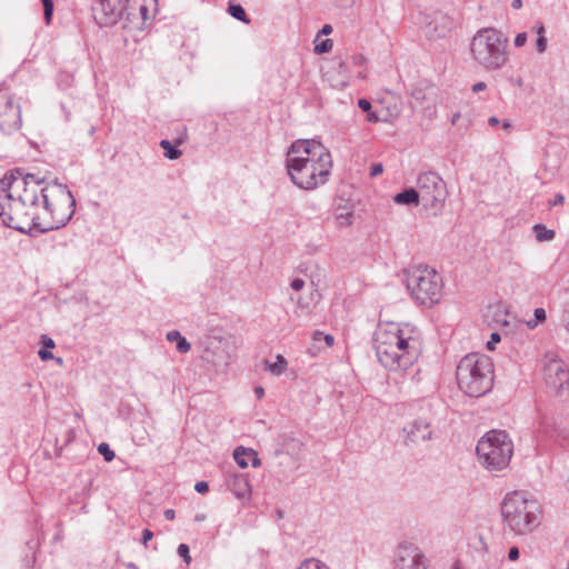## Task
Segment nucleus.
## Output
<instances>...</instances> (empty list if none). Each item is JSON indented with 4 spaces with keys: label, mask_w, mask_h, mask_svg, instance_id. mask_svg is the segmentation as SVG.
<instances>
[{
    "label": "nucleus",
    "mask_w": 569,
    "mask_h": 569,
    "mask_svg": "<svg viewBox=\"0 0 569 569\" xmlns=\"http://www.w3.org/2000/svg\"><path fill=\"white\" fill-rule=\"evenodd\" d=\"M339 68L341 71H346L347 67H346V63L343 61H340L339 62Z\"/></svg>",
    "instance_id": "0e129e2a"
},
{
    "label": "nucleus",
    "mask_w": 569,
    "mask_h": 569,
    "mask_svg": "<svg viewBox=\"0 0 569 569\" xmlns=\"http://www.w3.org/2000/svg\"><path fill=\"white\" fill-rule=\"evenodd\" d=\"M204 518H206V516L201 513V515H197L194 520L196 521H202V520H204Z\"/></svg>",
    "instance_id": "e2e57ef3"
},
{
    "label": "nucleus",
    "mask_w": 569,
    "mask_h": 569,
    "mask_svg": "<svg viewBox=\"0 0 569 569\" xmlns=\"http://www.w3.org/2000/svg\"><path fill=\"white\" fill-rule=\"evenodd\" d=\"M565 202V196L562 193H557L552 200L548 202L549 207L560 206Z\"/></svg>",
    "instance_id": "79ce46f5"
},
{
    "label": "nucleus",
    "mask_w": 569,
    "mask_h": 569,
    "mask_svg": "<svg viewBox=\"0 0 569 569\" xmlns=\"http://www.w3.org/2000/svg\"><path fill=\"white\" fill-rule=\"evenodd\" d=\"M191 349V345L189 341H187V339L184 337L180 338L178 341H177V350L180 352V353H187L189 352Z\"/></svg>",
    "instance_id": "473e14b6"
},
{
    "label": "nucleus",
    "mask_w": 569,
    "mask_h": 569,
    "mask_svg": "<svg viewBox=\"0 0 569 569\" xmlns=\"http://www.w3.org/2000/svg\"><path fill=\"white\" fill-rule=\"evenodd\" d=\"M44 8V19L47 23H50L53 13V1L52 0H40Z\"/></svg>",
    "instance_id": "7c9ffc66"
},
{
    "label": "nucleus",
    "mask_w": 569,
    "mask_h": 569,
    "mask_svg": "<svg viewBox=\"0 0 569 569\" xmlns=\"http://www.w3.org/2000/svg\"><path fill=\"white\" fill-rule=\"evenodd\" d=\"M367 121L372 122V123L380 122V121L390 122L388 117L379 116L377 112L371 111V110L367 112Z\"/></svg>",
    "instance_id": "2f4dec72"
},
{
    "label": "nucleus",
    "mask_w": 569,
    "mask_h": 569,
    "mask_svg": "<svg viewBox=\"0 0 569 569\" xmlns=\"http://www.w3.org/2000/svg\"><path fill=\"white\" fill-rule=\"evenodd\" d=\"M382 171H383L382 163H373L371 166L370 176L371 177H377L378 174L382 173Z\"/></svg>",
    "instance_id": "49530a36"
},
{
    "label": "nucleus",
    "mask_w": 569,
    "mask_h": 569,
    "mask_svg": "<svg viewBox=\"0 0 569 569\" xmlns=\"http://www.w3.org/2000/svg\"><path fill=\"white\" fill-rule=\"evenodd\" d=\"M452 569H461L460 566L458 563H455V566L452 567Z\"/></svg>",
    "instance_id": "774afa93"
},
{
    "label": "nucleus",
    "mask_w": 569,
    "mask_h": 569,
    "mask_svg": "<svg viewBox=\"0 0 569 569\" xmlns=\"http://www.w3.org/2000/svg\"><path fill=\"white\" fill-rule=\"evenodd\" d=\"M153 537V532L149 529L142 531V543L147 545Z\"/></svg>",
    "instance_id": "09e8293b"
},
{
    "label": "nucleus",
    "mask_w": 569,
    "mask_h": 569,
    "mask_svg": "<svg viewBox=\"0 0 569 569\" xmlns=\"http://www.w3.org/2000/svg\"><path fill=\"white\" fill-rule=\"evenodd\" d=\"M459 119H460V113H459V112L455 113V114L452 116V118H451V123H452V124H456V123L458 122V120H459Z\"/></svg>",
    "instance_id": "052dcab7"
},
{
    "label": "nucleus",
    "mask_w": 569,
    "mask_h": 569,
    "mask_svg": "<svg viewBox=\"0 0 569 569\" xmlns=\"http://www.w3.org/2000/svg\"><path fill=\"white\" fill-rule=\"evenodd\" d=\"M254 393L258 399H261L264 395V389L262 387L258 386L254 388Z\"/></svg>",
    "instance_id": "5fc2aeb1"
},
{
    "label": "nucleus",
    "mask_w": 569,
    "mask_h": 569,
    "mask_svg": "<svg viewBox=\"0 0 569 569\" xmlns=\"http://www.w3.org/2000/svg\"><path fill=\"white\" fill-rule=\"evenodd\" d=\"M396 569H428L422 551L412 543H401L396 553Z\"/></svg>",
    "instance_id": "2eb2a0df"
},
{
    "label": "nucleus",
    "mask_w": 569,
    "mask_h": 569,
    "mask_svg": "<svg viewBox=\"0 0 569 569\" xmlns=\"http://www.w3.org/2000/svg\"><path fill=\"white\" fill-rule=\"evenodd\" d=\"M194 490L198 492V493H206L208 492L209 490V485L208 482L206 481H198L196 485H194Z\"/></svg>",
    "instance_id": "ea45409f"
},
{
    "label": "nucleus",
    "mask_w": 569,
    "mask_h": 569,
    "mask_svg": "<svg viewBox=\"0 0 569 569\" xmlns=\"http://www.w3.org/2000/svg\"><path fill=\"white\" fill-rule=\"evenodd\" d=\"M91 11L100 27L113 26L124 19V0H94Z\"/></svg>",
    "instance_id": "9b49d317"
},
{
    "label": "nucleus",
    "mask_w": 569,
    "mask_h": 569,
    "mask_svg": "<svg viewBox=\"0 0 569 569\" xmlns=\"http://www.w3.org/2000/svg\"><path fill=\"white\" fill-rule=\"evenodd\" d=\"M234 346L229 338L213 337L204 351V359L216 368H227L233 357Z\"/></svg>",
    "instance_id": "ddd939ff"
},
{
    "label": "nucleus",
    "mask_w": 569,
    "mask_h": 569,
    "mask_svg": "<svg viewBox=\"0 0 569 569\" xmlns=\"http://www.w3.org/2000/svg\"><path fill=\"white\" fill-rule=\"evenodd\" d=\"M399 114H400V108L397 102H395L393 104L388 107V114L386 117H388L390 121L392 119L398 118Z\"/></svg>",
    "instance_id": "72a5a7b5"
},
{
    "label": "nucleus",
    "mask_w": 569,
    "mask_h": 569,
    "mask_svg": "<svg viewBox=\"0 0 569 569\" xmlns=\"http://www.w3.org/2000/svg\"><path fill=\"white\" fill-rule=\"evenodd\" d=\"M137 13H139L141 16L143 22H146L149 19V16H148L149 10H148V7L143 3V0H141L140 3H138V12Z\"/></svg>",
    "instance_id": "4c0bfd02"
},
{
    "label": "nucleus",
    "mask_w": 569,
    "mask_h": 569,
    "mask_svg": "<svg viewBox=\"0 0 569 569\" xmlns=\"http://www.w3.org/2000/svg\"><path fill=\"white\" fill-rule=\"evenodd\" d=\"M128 567H129L130 569H137V567H136V565H134V563H129V565H128Z\"/></svg>",
    "instance_id": "69168bd1"
},
{
    "label": "nucleus",
    "mask_w": 569,
    "mask_h": 569,
    "mask_svg": "<svg viewBox=\"0 0 569 569\" xmlns=\"http://www.w3.org/2000/svg\"><path fill=\"white\" fill-rule=\"evenodd\" d=\"M486 88H487V84L482 81H479L472 86V91L478 93L480 91L486 90Z\"/></svg>",
    "instance_id": "3c124183"
},
{
    "label": "nucleus",
    "mask_w": 569,
    "mask_h": 569,
    "mask_svg": "<svg viewBox=\"0 0 569 569\" xmlns=\"http://www.w3.org/2000/svg\"><path fill=\"white\" fill-rule=\"evenodd\" d=\"M290 287L295 290V291H300L303 287H305V281L300 278H295L291 283H290Z\"/></svg>",
    "instance_id": "c03bdc74"
},
{
    "label": "nucleus",
    "mask_w": 569,
    "mask_h": 569,
    "mask_svg": "<svg viewBox=\"0 0 569 569\" xmlns=\"http://www.w3.org/2000/svg\"><path fill=\"white\" fill-rule=\"evenodd\" d=\"M521 6H522V1L521 0H512V2H511V7L513 9H519V8H521Z\"/></svg>",
    "instance_id": "bf43d9fd"
},
{
    "label": "nucleus",
    "mask_w": 569,
    "mask_h": 569,
    "mask_svg": "<svg viewBox=\"0 0 569 569\" xmlns=\"http://www.w3.org/2000/svg\"><path fill=\"white\" fill-rule=\"evenodd\" d=\"M263 363L266 366V369L274 376L282 375L286 371L288 365L286 358L281 355H278L276 357L274 362H269L268 360H264Z\"/></svg>",
    "instance_id": "412c9836"
},
{
    "label": "nucleus",
    "mask_w": 569,
    "mask_h": 569,
    "mask_svg": "<svg viewBox=\"0 0 569 569\" xmlns=\"http://www.w3.org/2000/svg\"><path fill=\"white\" fill-rule=\"evenodd\" d=\"M456 377L459 388L470 397H481L493 386V363L482 353L466 355L458 363Z\"/></svg>",
    "instance_id": "20e7f679"
},
{
    "label": "nucleus",
    "mask_w": 569,
    "mask_h": 569,
    "mask_svg": "<svg viewBox=\"0 0 569 569\" xmlns=\"http://www.w3.org/2000/svg\"><path fill=\"white\" fill-rule=\"evenodd\" d=\"M508 41L493 28L477 31L470 42V52L475 62L486 70L500 69L508 60Z\"/></svg>",
    "instance_id": "423d86ee"
},
{
    "label": "nucleus",
    "mask_w": 569,
    "mask_h": 569,
    "mask_svg": "<svg viewBox=\"0 0 569 569\" xmlns=\"http://www.w3.org/2000/svg\"><path fill=\"white\" fill-rule=\"evenodd\" d=\"M323 336H325V335H323L322 332H320V331H316V332H315V335H313V339H315V340H319L320 338H323Z\"/></svg>",
    "instance_id": "680f3d73"
},
{
    "label": "nucleus",
    "mask_w": 569,
    "mask_h": 569,
    "mask_svg": "<svg viewBox=\"0 0 569 569\" xmlns=\"http://www.w3.org/2000/svg\"><path fill=\"white\" fill-rule=\"evenodd\" d=\"M519 555H520L519 548L513 546L508 551V559L510 561H516L519 559Z\"/></svg>",
    "instance_id": "37998d69"
},
{
    "label": "nucleus",
    "mask_w": 569,
    "mask_h": 569,
    "mask_svg": "<svg viewBox=\"0 0 569 569\" xmlns=\"http://www.w3.org/2000/svg\"><path fill=\"white\" fill-rule=\"evenodd\" d=\"M160 147L164 151V157L169 160H176L181 157L182 152L174 147L169 140H161Z\"/></svg>",
    "instance_id": "4be33fe9"
},
{
    "label": "nucleus",
    "mask_w": 569,
    "mask_h": 569,
    "mask_svg": "<svg viewBox=\"0 0 569 569\" xmlns=\"http://www.w3.org/2000/svg\"><path fill=\"white\" fill-rule=\"evenodd\" d=\"M367 62V59L362 54H355L352 57V63L355 66H363Z\"/></svg>",
    "instance_id": "de8ad7c7"
},
{
    "label": "nucleus",
    "mask_w": 569,
    "mask_h": 569,
    "mask_svg": "<svg viewBox=\"0 0 569 569\" xmlns=\"http://www.w3.org/2000/svg\"><path fill=\"white\" fill-rule=\"evenodd\" d=\"M164 517H166L167 520H173L174 517H176L174 510L173 509H167L164 511Z\"/></svg>",
    "instance_id": "864d4df0"
},
{
    "label": "nucleus",
    "mask_w": 569,
    "mask_h": 569,
    "mask_svg": "<svg viewBox=\"0 0 569 569\" xmlns=\"http://www.w3.org/2000/svg\"><path fill=\"white\" fill-rule=\"evenodd\" d=\"M526 42H527V33L526 32L518 33L513 41V43L517 48L525 46Z\"/></svg>",
    "instance_id": "58836bf2"
},
{
    "label": "nucleus",
    "mask_w": 569,
    "mask_h": 569,
    "mask_svg": "<svg viewBox=\"0 0 569 569\" xmlns=\"http://www.w3.org/2000/svg\"><path fill=\"white\" fill-rule=\"evenodd\" d=\"M509 127H510V123H509V122H505V123H503V128H505V129H508Z\"/></svg>",
    "instance_id": "338daca9"
},
{
    "label": "nucleus",
    "mask_w": 569,
    "mask_h": 569,
    "mask_svg": "<svg viewBox=\"0 0 569 569\" xmlns=\"http://www.w3.org/2000/svg\"><path fill=\"white\" fill-rule=\"evenodd\" d=\"M535 317L538 319V320H545L546 319V311L545 309L542 308H537L535 310Z\"/></svg>",
    "instance_id": "603ef678"
},
{
    "label": "nucleus",
    "mask_w": 569,
    "mask_h": 569,
    "mask_svg": "<svg viewBox=\"0 0 569 569\" xmlns=\"http://www.w3.org/2000/svg\"><path fill=\"white\" fill-rule=\"evenodd\" d=\"M180 338H182V336L178 330H172L167 333V340L170 342H177Z\"/></svg>",
    "instance_id": "a18cd8bd"
},
{
    "label": "nucleus",
    "mask_w": 569,
    "mask_h": 569,
    "mask_svg": "<svg viewBox=\"0 0 569 569\" xmlns=\"http://www.w3.org/2000/svg\"><path fill=\"white\" fill-rule=\"evenodd\" d=\"M230 16L239 21L249 22L247 13L241 4H230L228 8Z\"/></svg>",
    "instance_id": "b1692460"
},
{
    "label": "nucleus",
    "mask_w": 569,
    "mask_h": 569,
    "mask_svg": "<svg viewBox=\"0 0 569 569\" xmlns=\"http://www.w3.org/2000/svg\"><path fill=\"white\" fill-rule=\"evenodd\" d=\"M21 109L13 96L7 90H0V131L12 133L21 128Z\"/></svg>",
    "instance_id": "9d476101"
},
{
    "label": "nucleus",
    "mask_w": 569,
    "mask_h": 569,
    "mask_svg": "<svg viewBox=\"0 0 569 569\" xmlns=\"http://www.w3.org/2000/svg\"><path fill=\"white\" fill-rule=\"evenodd\" d=\"M323 339H325V341H326L328 347L333 346L335 339H333V337L331 335H325Z\"/></svg>",
    "instance_id": "6e6d98bb"
},
{
    "label": "nucleus",
    "mask_w": 569,
    "mask_h": 569,
    "mask_svg": "<svg viewBox=\"0 0 569 569\" xmlns=\"http://www.w3.org/2000/svg\"><path fill=\"white\" fill-rule=\"evenodd\" d=\"M405 283L411 297L421 306L430 308L442 298V277L432 268L419 266L406 270Z\"/></svg>",
    "instance_id": "0eeeda50"
},
{
    "label": "nucleus",
    "mask_w": 569,
    "mask_h": 569,
    "mask_svg": "<svg viewBox=\"0 0 569 569\" xmlns=\"http://www.w3.org/2000/svg\"><path fill=\"white\" fill-rule=\"evenodd\" d=\"M503 523L517 535L533 531L541 520L540 507L536 500L527 499L523 493H508L501 505Z\"/></svg>",
    "instance_id": "39448f33"
},
{
    "label": "nucleus",
    "mask_w": 569,
    "mask_h": 569,
    "mask_svg": "<svg viewBox=\"0 0 569 569\" xmlns=\"http://www.w3.org/2000/svg\"><path fill=\"white\" fill-rule=\"evenodd\" d=\"M533 229L536 231V238L539 241H549V240H552L555 238V231L550 230V229H547L542 224H536L533 227Z\"/></svg>",
    "instance_id": "5701e85b"
},
{
    "label": "nucleus",
    "mask_w": 569,
    "mask_h": 569,
    "mask_svg": "<svg viewBox=\"0 0 569 569\" xmlns=\"http://www.w3.org/2000/svg\"><path fill=\"white\" fill-rule=\"evenodd\" d=\"M332 49V40L326 39L315 46L316 53H326Z\"/></svg>",
    "instance_id": "c85d7f7f"
},
{
    "label": "nucleus",
    "mask_w": 569,
    "mask_h": 569,
    "mask_svg": "<svg viewBox=\"0 0 569 569\" xmlns=\"http://www.w3.org/2000/svg\"><path fill=\"white\" fill-rule=\"evenodd\" d=\"M536 49L539 53H543L547 49V38L546 36L537 37L536 40Z\"/></svg>",
    "instance_id": "f704fd0d"
},
{
    "label": "nucleus",
    "mask_w": 569,
    "mask_h": 569,
    "mask_svg": "<svg viewBox=\"0 0 569 569\" xmlns=\"http://www.w3.org/2000/svg\"><path fill=\"white\" fill-rule=\"evenodd\" d=\"M420 332L409 323L379 325L373 335L378 361L389 371L407 370L420 355Z\"/></svg>",
    "instance_id": "f03ea898"
},
{
    "label": "nucleus",
    "mask_w": 569,
    "mask_h": 569,
    "mask_svg": "<svg viewBox=\"0 0 569 569\" xmlns=\"http://www.w3.org/2000/svg\"><path fill=\"white\" fill-rule=\"evenodd\" d=\"M178 555L183 559V561L189 565L191 562V557H190V549H189V546L186 545V543H180L178 546V550H177Z\"/></svg>",
    "instance_id": "c756f323"
},
{
    "label": "nucleus",
    "mask_w": 569,
    "mask_h": 569,
    "mask_svg": "<svg viewBox=\"0 0 569 569\" xmlns=\"http://www.w3.org/2000/svg\"><path fill=\"white\" fill-rule=\"evenodd\" d=\"M297 569H330L325 562L309 558L303 560Z\"/></svg>",
    "instance_id": "393cba45"
},
{
    "label": "nucleus",
    "mask_w": 569,
    "mask_h": 569,
    "mask_svg": "<svg viewBox=\"0 0 569 569\" xmlns=\"http://www.w3.org/2000/svg\"><path fill=\"white\" fill-rule=\"evenodd\" d=\"M561 323L569 331V303H567L561 312Z\"/></svg>",
    "instance_id": "e433bc0d"
},
{
    "label": "nucleus",
    "mask_w": 569,
    "mask_h": 569,
    "mask_svg": "<svg viewBox=\"0 0 569 569\" xmlns=\"http://www.w3.org/2000/svg\"><path fill=\"white\" fill-rule=\"evenodd\" d=\"M141 0H124V18L127 20L134 19L138 12V3H140Z\"/></svg>",
    "instance_id": "a878e982"
},
{
    "label": "nucleus",
    "mask_w": 569,
    "mask_h": 569,
    "mask_svg": "<svg viewBox=\"0 0 569 569\" xmlns=\"http://www.w3.org/2000/svg\"><path fill=\"white\" fill-rule=\"evenodd\" d=\"M233 458L238 466L241 468L248 467L249 459L252 461L253 467H258L260 465V459L257 457V453L252 449L238 447L233 452Z\"/></svg>",
    "instance_id": "a211bd4d"
},
{
    "label": "nucleus",
    "mask_w": 569,
    "mask_h": 569,
    "mask_svg": "<svg viewBox=\"0 0 569 569\" xmlns=\"http://www.w3.org/2000/svg\"><path fill=\"white\" fill-rule=\"evenodd\" d=\"M0 184V219L9 228L44 233L64 227L74 214L72 192L57 180L47 182L17 170L4 176Z\"/></svg>",
    "instance_id": "f257e3e1"
},
{
    "label": "nucleus",
    "mask_w": 569,
    "mask_h": 569,
    "mask_svg": "<svg viewBox=\"0 0 569 569\" xmlns=\"http://www.w3.org/2000/svg\"><path fill=\"white\" fill-rule=\"evenodd\" d=\"M417 189L423 207L433 216L439 214L449 194L445 180L435 171L423 172L418 176Z\"/></svg>",
    "instance_id": "1a4fd4ad"
},
{
    "label": "nucleus",
    "mask_w": 569,
    "mask_h": 569,
    "mask_svg": "<svg viewBox=\"0 0 569 569\" xmlns=\"http://www.w3.org/2000/svg\"><path fill=\"white\" fill-rule=\"evenodd\" d=\"M336 221L339 227L350 226L352 222V212L346 211V212L338 213L336 216Z\"/></svg>",
    "instance_id": "bb28decb"
},
{
    "label": "nucleus",
    "mask_w": 569,
    "mask_h": 569,
    "mask_svg": "<svg viewBox=\"0 0 569 569\" xmlns=\"http://www.w3.org/2000/svg\"><path fill=\"white\" fill-rule=\"evenodd\" d=\"M403 432H406L408 441L418 443L430 440L433 430L429 420L426 418H417L403 428Z\"/></svg>",
    "instance_id": "dca6fc26"
},
{
    "label": "nucleus",
    "mask_w": 569,
    "mask_h": 569,
    "mask_svg": "<svg viewBox=\"0 0 569 569\" xmlns=\"http://www.w3.org/2000/svg\"><path fill=\"white\" fill-rule=\"evenodd\" d=\"M358 107L365 112L370 111L372 108L371 102L365 98L358 100Z\"/></svg>",
    "instance_id": "a19ab883"
},
{
    "label": "nucleus",
    "mask_w": 569,
    "mask_h": 569,
    "mask_svg": "<svg viewBox=\"0 0 569 569\" xmlns=\"http://www.w3.org/2000/svg\"><path fill=\"white\" fill-rule=\"evenodd\" d=\"M535 29H536L537 37L546 34V29H545V26L542 22H537L535 24Z\"/></svg>",
    "instance_id": "8fccbe9b"
},
{
    "label": "nucleus",
    "mask_w": 569,
    "mask_h": 569,
    "mask_svg": "<svg viewBox=\"0 0 569 569\" xmlns=\"http://www.w3.org/2000/svg\"><path fill=\"white\" fill-rule=\"evenodd\" d=\"M488 123L491 127L498 126L499 124V119L496 118V117H491V118H489Z\"/></svg>",
    "instance_id": "13d9d810"
},
{
    "label": "nucleus",
    "mask_w": 569,
    "mask_h": 569,
    "mask_svg": "<svg viewBox=\"0 0 569 569\" xmlns=\"http://www.w3.org/2000/svg\"><path fill=\"white\" fill-rule=\"evenodd\" d=\"M332 32V27L330 24H325L320 30L322 34H330Z\"/></svg>",
    "instance_id": "4d7b16f0"
},
{
    "label": "nucleus",
    "mask_w": 569,
    "mask_h": 569,
    "mask_svg": "<svg viewBox=\"0 0 569 569\" xmlns=\"http://www.w3.org/2000/svg\"><path fill=\"white\" fill-rule=\"evenodd\" d=\"M476 451L486 469L500 471L509 466L513 442L506 431L490 430L478 441Z\"/></svg>",
    "instance_id": "6e6552de"
},
{
    "label": "nucleus",
    "mask_w": 569,
    "mask_h": 569,
    "mask_svg": "<svg viewBox=\"0 0 569 569\" xmlns=\"http://www.w3.org/2000/svg\"><path fill=\"white\" fill-rule=\"evenodd\" d=\"M40 343L42 348L38 351V356L42 361L52 360L54 357L48 349H53L56 343L52 338L47 335L40 336Z\"/></svg>",
    "instance_id": "aec40b11"
},
{
    "label": "nucleus",
    "mask_w": 569,
    "mask_h": 569,
    "mask_svg": "<svg viewBox=\"0 0 569 569\" xmlns=\"http://www.w3.org/2000/svg\"><path fill=\"white\" fill-rule=\"evenodd\" d=\"M543 377L546 383L557 392L569 385V370L566 363L553 356H547V361L543 366Z\"/></svg>",
    "instance_id": "4468645a"
},
{
    "label": "nucleus",
    "mask_w": 569,
    "mask_h": 569,
    "mask_svg": "<svg viewBox=\"0 0 569 569\" xmlns=\"http://www.w3.org/2000/svg\"><path fill=\"white\" fill-rule=\"evenodd\" d=\"M420 24L425 36L429 40H439L446 38L453 28L452 19L440 12L422 13Z\"/></svg>",
    "instance_id": "f8f14e48"
},
{
    "label": "nucleus",
    "mask_w": 569,
    "mask_h": 569,
    "mask_svg": "<svg viewBox=\"0 0 569 569\" xmlns=\"http://www.w3.org/2000/svg\"><path fill=\"white\" fill-rule=\"evenodd\" d=\"M226 483L238 499H244L250 496L251 487L248 477L244 473L228 472Z\"/></svg>",
    "instance_id": "f3484780"
},
{
    "label": "nucleus",
    "mask_w": 569,
    "mask_h": 569,
    "mask_svg": "<svg viewBox=\"0 0 569 569\" xmlns=\"http://www.w3.org/2000/svg\"><path fill=\"white\" fill-rule=\"evenodd\" d=\"M98 451L100 455L103 456L104 460L110 462L114 459V451L110 449L109 445L106 442H102L98 447Z\"/></svg>",
    "instance_id": "cd10ccee"
},
{
    "label": "nucleus",
    "mask_w": 569,
    "mask_h": 569,
    "mask_svg": "<svg viewBox=\"0 0 569 569\" xmlns=\"http://www.w3.org/2000/svg\"><path fill=\"white\" fill-rule=\"evenodd\" d=\"M501 340V336L498 332H492L490 336V339L487 341V349L493 350L496 343H498Z\"/></svg>",
    "instance_id": "c9c22d12"
},
{
    "label": "nucleus",
    "mask_w": 569,
    "mask_h": 569,
    "mask_svg": "<svg viewBox=\"0 0 569 569\" xmlns=\"http://www.w3.org/2000/svg\"><path fill=\"white\" fill-rule=\"evenodd\" d=\"M393 201L398 204L418 206L421 202L417 188H407L393 197Z\"/></svg>",
    "instance_id": "6ab92c4d"
},
{
    "label": "nucleus",
    "mask_w": 569,
    "mask_h": 569,
    "mask_svg": "<svg viewBox=\"0 0 569 569\" xmlns=\"http://www.w3.org/2000/svg\"><path fill=\"white\" fill-rule=\"evenodd\" d=\"M286 167L293 184L313 190L329 180L332 158L320 141L297 140L288 150Z\"/></svg>",
    "instance_id": "7ed1b4c3"
}]
</instances>
